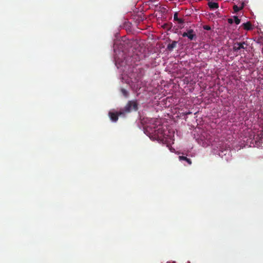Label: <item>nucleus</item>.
I'll use <instances>...</instances> for the list:
<instances>
[{"instance_id":"9d476101","label":"nucleus","mask_w":263,"mask_h":263,"mask_svg":"<svg viewBox=\"0 0 263 263\" xmlns=\"http://www.w3.org/2000/svg\"><path fill=\"white\" fill-rule=\"evenodd\" d=\"M179 160L180 161H184L186 162L187 163V164L189 165H191L192 163V160L190 159L187 158L185 156H179Z\"/></svg>"},{"instance_id":"f257e3e1","label":"nucleus","mask_w":263,"mask_h":263,"mask_svg":"<svg viewBox=\"0 0 263 263\" xmlns=\"http://www.w3.org/2000/svg\"><path fill=\"white\" fill-rule=\"evenodd\" d=\"M146 134L153 140L161 141L166 140V135L161 124Z\"/></svg>"},{"instance_id":"39448f33","label":"nucleus","mask_w":263,"mask_h":263,"mask_svg":"<svg viewBox=\"0 0 263 263\" xmlns=\"http://www.w3.org/2000/svg\"><path fill=\"white\" fill-rule=\"evenodd\" d=\"M108 116H109L110 120L112 122H116L118 121L119 116H123V117L125 116V115H124L121 109H120V110L117 112L109 111L108 112Z\"/></svg>"},{"instance_id":"2eb2a0df","label":"nucleus","mask_w":263,"mask_h":263,"mask_svg":"<svg viewBox=\"0 0 263 263\" xmlns=\"http://www.w3.org/2000/svg\"><path fill=\"white\" fill-rule=\"evenodd\" d=\"M203 28L206 30H210L211 29V27L209 25H204Z\"/></svg>"},{"instance_id":"412c9836","label":"nucleus","mask_w":263,"mask_h":263,"mask_svg":"<svg viewBox=\"0 0 263 263\" xmlns=\"http://www.w3.org/2000/svg\"><path fill=\"white\" fill-rule=\"evenodd\" d=\"M262 53H263V48H262Z\"/></svg>"},{"instance_id":"a211bd4d","label":"nucleus","mask_w":263,"mask_h":263,"mask_svg":"<svg viewBox=\"0 0 263 263\" xmlns=\"http://www.w3.org/2000/svg\"><path fill=\"white\" fill-rule=\"evenodd\" d=\"M228 22L230 24H232L234 23V20L233 18H229L228 19Z\"/></svg>"},{"instance_id":"f8f14e48","label":"nucleus","mask_w":263,"mask_h":263,"mask_svg":"<svg viewBox=\"0 0 263 263\" xmlns=\"http://www.w3.org/2000/svg\"><path fill=\"white\" fill-rule=\"evenodd\" d=\"M121 92H122V95L124 96L125 98H127L129 95V93L127 90H126L124 88H121Z\"/></svg>"},{"instance_id":"6e6552de","label":"nucleus","mask_w":263,"mask_h":263,"mask_svg":"<svg viewBox=\"0 0 263 263\" xmlns=\"http://www.w3.org/2000/svg\"><path fill=\"white\" fill-rule=\"evenodd\" d=\"M241 26L243 27V29L246 30H251L253 28L250 22L243 23Z\"/></svg>"},{"instance_id":"ddd939ff","label":"nucleus","mask_w":263,"mask_h":263,"mask_svg":"<svg viewBox=\"0 0 263 263\" xmlns=\"http://www.w3.org/2000/svg\"><path fill=\"white\" fill-rule=\"evenodd\" d=\"M243 8V5H242L240 7H238L237 5H234L233 10L235 12H237L239 10H241Z\"/></svg>"},{"instance_id":"0eeeda50","label":"nucleus","mask_w":263,"mask_h":263,"mask_svg":"<svg viewBox=\"0 0 263 263\" xmlns=\"http://www.w3.org/2000/svg\"><path fill=\"white\" fill-rule=\"evenodd\" d=\"M129 78L132 83H136L140 79V76L137 74L135 72H133L129 74Z\"/></svg>"},{"instance_id":"1a4fd4ad","label":"nucleus","mask_w":263,"mask_h":263,"mask_svg":"<svg viewBox=\"0 0 263 263\" xmlns=\"http://www.w3.org/2000/svg\"><path fill=\"white\" fill-rule=\"evenodd\" d=\"M177 42L176 41H173L171 44H168L167 46V49L168 51H172L174 48L176 47Z\"/></svg>"},{"instance_id":"7ed1b4c3","label":"nucleus","mask_w":263,"mask_h":263,"mask_svg":"<svg viewBox=\"0 0 263 263\" xmlns=\"http://www.w3.org/2000/svg\"><path fill=\"white\" fill-rule=\"evenodd\" d=\"M146 122L147 125L145 126V129L146 134L161 124L160 120L157 118L147 119Z\"/></svg>"},{"instance_id":"f03ea898","label":"nucleus","mask_w":263,"mask_h":263,"mask_svg":"<svg viewBox=\"0 0 263 263\" xmlns=\"http://www.w3.org/2000/svg\"><path fill=\"white\" fill-rule=\"evenodd\" d=\"M124 115L128 114L133 111H136L138 109V103L137 100L129 101L126 105L121 108Z\"/></svg>"},{"instance_id":"423d86ee","label":"nucleus","mask_w":263,"mask_h":263,"mask_svg":"<svg viewBox=\"0 0 263 263\" xmlns=\"http://www.w3.org/2000/svg\"><path fill=\"white\" fill-rule=\"evenodd\" d=\"M196 35L194 32L193 29H189L187 30V32L183 33V37H187L190 40L192 41L196 37Z\"/></svg>"},{"instance_id":"4468645a","label":"nucleus","mask_w":263,"mask_h":263,"mask_svg":"<svg viewBox=\"0 0 263 263\" xmlns=\"http://www.w3.org/2000/svg\"><path fill=\"white\" fill-rule=\"evenodd\" d=\"M233 20H234V22H235V23L236 25H238L240 23V20L237 16H234Z\"/></svg>"},{"instance_id":"f3484780","label":"nucleus","mask_w":263,"mask_h":263,"mask_svg":"<svg viewBox=\"0 0 263 263\" xmlns=\"http://www.w3.org/2000/svg\"><path fill=\"white\" fill-rule=\"evenodd\" d=\"M179 24H183L184 23V20L182 19V18H178V20L177 21H176Z\"/></svg>"},{"instance_id":"9b49d317","label":"nucleus","mask_w":263,"mask_h":263,"mask_svg":"<svg viewBox=\"0 0 263 263\" xmlns=\"http://www.w3.org/2000/svg\"><path fill=\"white\" fill-rule=\"evenodd\" d=\"M208 6L211 9H215L218 8V4L217 3L209 2L208 3Z\"/></svg>"},{"instance_id":"6ab92c4d","label":"nucleus","mask_w":263,"mask_h":263,"mask_svg":"<svg viewBox=\"0 0 263 263\" xmlns=\"http://www.w3.org/2000/svg\"><path fill=\"white\" fill-rule=\"evenodd\" d=\"M260 140L261 141H263V134H261V137H260Z\"/></svg>"},{"instance_id":"dca6fc26","label":"nucleus","mask_w":263,"mask_h":263,"mask_svg":"<svg viewBox=\"0 0 263 263\" xmlns=\"http://www.w3.org/2000/svg\"><path fill=\"white\" fill-rule=\"evenodd\" d=\"M178 12H175L174 15V20L176 21L178 20Z\"/></svg>"},{"instance_id":"aec40b11","label":"nucleus","mask_w":263,"mask_h":263,"mask_svg":"<svg viewBox=\"0 0 263 263\" xmlns=\"http://www.w3.org/2000/svg\"><path fill=\"white\" fill-rule=\"evenodd\" d=\"M191 112L190 111H189L187 112L186 113V115H189V114H191Z\"/></svg>"},{"instance_id":"20e7f679","label":"nucleus","mask_w":263,"mask_h":263,"mask_svg":"<svg viewBox=\"0 0 263 263\" xmlns=\"http://www.w3.org/2000/svg\"><path fill=\"white\" fill-rule=\"evenodd\" d=\"M248 44L246 42H236L233 44V50L234 52H239V54H241L242 49H246Z\"/></svg>"}]
</instances>
